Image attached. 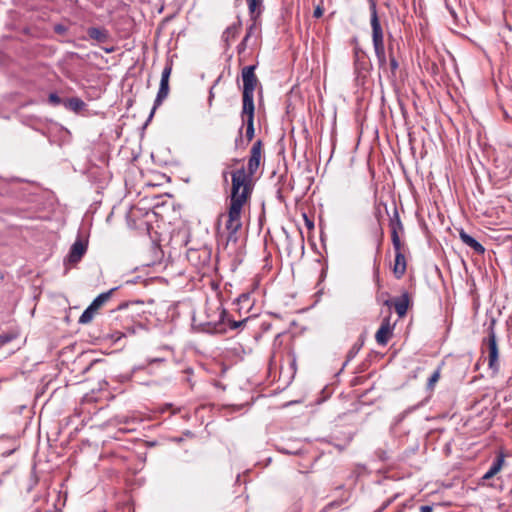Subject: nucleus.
Here are the masks:
<instances>
[{
	"label": "nucleus",
	"instance_id": "obj_16",
	"mask_svg": "<svg viewBox=\"0 0 512 512\" xmlns=\"http://www.w3.org/2000/svg\"><path fill=\"white\" fill-rule=\"evenodd\" d=\"M89 37L100 43H104L108 40V31L104 28L90 27L87 31Z\"/></svg>",
	"mask_w": 512,
	"mask_h": 512
},
{
	"label": "nucleus",
	"instance_id": "obj_42",
	"mask_svg": "<svg viewBox=\"0 0 512 512\" xmlns=\"http://www.w3.org/2000/svg\"><path fill=\"white\" fill-rule=\"evenodd\" d=\"M348 500V497H345L344 499H342V502H345Z\"/></svg>",
	"mask_w": 512,
	"mask_h": 512
},
{
	"label": "nucleus",
	"instance_id": "obj_21",
	"mask_svg": "<svg viewBox=\"0 0 512 512\" xmlns=\"http://www.w3.org/2000/svg\"><path fill=\"white\" fill-rule=\"evenodd\" d=\"M96 311L97 310L95 308H93L91 305H89L85 309V311L82 313V315L80 316L79 322L82 323V324L89 323L93 319Z\"/></svg>",
	"mask_w": 512,
	"mask_h": 512
},
{
	"label": "nucleus",
	"instance_id": "obj_31",
	"mask_svg": "<svg viewBox=\"0 0 512 512\" xmlns=\"http://www.w3.org/2000/svg\"><path fill=\"white\" fill-rule=\"evenodd\" d=\"M377 60H378L379 67H380L381 69L386 70V69H387V59H386V55H384V56H382V57H377Z\"/></svg>",
	"mask_w": 512,
	"mask_h": 512
},
{
	"label": "nucleus",
	"instance_id": "obj_4",
	"mask_svg": "<svg viewBox=\"0 0 512 512\" xmlns=\"http://www.w3.org/2000/svg\"><path fill=\"white\" fill-rule=\"evenodd\" d=\"M186 255L188 261L196 268L200 269L210 263L211 249L207 246H202L200 248H189Z\"/></svg>",
	"mask_w": 512,
	"mask_h": 512
},
{
	"label": "nucleus",
	"instance_id": "obj_1",
	"mask_svg": "<svg viewBox=\"0 0 512 512\" xmlns=\"http://www.w3.org/2000/svg\"><path fill=\"white\" fill-rule=\"evenodd\" d=\"M232 189L228 213L225 216L226 246L230 243L236 244L238 241L237 233L242 227L241 213L244 204L250 198L252 189L249 185L248 176L244 168L232 172Z\"/></svg>",
	"mask_w": 512,
	"mask_h": 512
},
{
	"label": "nucleus",
	"instance_id": "obj_10",
	"mask_svg": "<svg viewBox=\"0 0 512 512\" xmlns=\"http://www.w3.org/2000/svg\"><path fill=\"white\" fill-rule=\"evenodd\" d=\"M87 251V244L81 239H77L71 246L70 251L66 257V262L70 264H77Z\"/></svg>",
	"mask_w": 512,
	"mask_h": 512
},
{
	"label": "nucleus",
	"instance_id": "obj_18",
	"mask_svg": "<svg viewBox=\"0 0 512 512\" xmlns=\"http://www.w3.org/2000/svg\"><path fill=\"white\" fill-rule=\"evenodd\" d=\"M116 289L117 288H112L107 292L101 293L92 301L90 305L96 310H98L104 303H106L110 299L111 295Z\"/></svg>",
	"mask_w": 512,
	"mask_h": 512
},
{
	"label": "nucleus",
	"instance_id": "obj_13",
	"mask_svg": "<svg viewBox=\"0 0 512 512\" xmlns=\"http://www.w3.org/2000/svg\"><path fill=\"white\" fill-rule=\"evenodd\" d=\"M459 238L465 245L470 247L475 253H477L479 255H482L485 253L484 246L480 242H478L475 238H473L471 235L466 233L463 229H461L459 232Z\"/></svg>",
	"mask_w": 512,
	"mask_h": 512
},
{
	"label": "nucleus",
	"instance_id": "obj_38",
	"mask_svg": "<svg viewBox=\"0 0 512 512\" xmlns=\"http://www.w3.org/2000/svg\"><path fill=\"white\" fill-rule=\"evenodd\" d=\"M15 450H16V447L12 448L9 451L3 452L2 456H4V457L10 456Z\"/></svg>",
	"mask_w": 512,
	"mask_h": 512
},
{
	"label": "nucleus",
	"instance_id": "obj_17",
	"mask_svg": "<svg viewBox=\"0 0 512 512\" xmlns=\"http://www.w3.org/2000/svg\"><path fill=\"white\" fill-rule=\"evenodd\" d=\"M63 104L67 109L73 112H79L85 107L84 101L78 97L69 98L65 100Z\"/></svg>",
	"mask_w": 512,
	"mask_h": 512
},
{
	"label": "nucleus",
	"instance_id": "obj_37",
	"mask_svg": "<svg viewBox=\"0 0 512 512\" xmlns=\"http://www.w3.org/2000/svg\"><path fill=\"white\" fill-rule=\"evenodd\" d=\"M213 98H214V93H213V88H211L210 91H209V98H208L209 106L212 105Z\"/></svg>",
	"mask_w": 512,
	"mask_h": 512
},
{
	"label": "nucleus",
	"instance_id": "obj_40",
	"mask_svg": "<svg viewBox=\"0 0 512 512\" xmlns=\"http://www.w3.org/2000/svg\"><path fill=\"white\" fill-rule=\"evenodd\" d=\"M158 361H162V359H158V358H155V359H151L149 360V363H154V362H158Z\"/></svg>",
	"mask_w": 512,
	"mask_h": 512
},
{
	"label": "nucleus",
	"instance_id": "obj_33",
	"mask_svg": "<svg viewBox=\"0 0 512 512\" xmlns=\"http://www.w3.org/2000/svg\"><path fill=\"white\" fill-rule=\"evenodd\" d=\"M303 217H304V221H305V224H306L307 228L309 230L313 229L314 228V222L311 219H309L306 214H304Z\"/></svg>",
	"mask_w": 512,
	"mask_h": 512
},
{
	"label": "nucleus",
	"instance_id": "obj_9",
	"mask_svg": "<svg viewBox=\"0 0 512 512\" xmlns=\"http://www.w3.org/2000/svg\"><path fill=\"white\" fill-rule=\"evenodd\" d=\"M393 330L394 324H391L390 317L384 318L375 334L376 342L381 346L387 345L393 335Z\"/></svg>",
	"mask_w": 512,
	"mask_h": 512
},
{
	"label": "nucleus",
	"instance_id": "obj_6",
	"mask_svg": "<svg viewBox=\"0 0 512 512\" xmlns=\"http://www.w3.org/2000/svg\"><path fill=\"white\" fill-rule=\"evenodd\" d=\"M254 112H255V106L250 107H242L241 111V118H242V125H246V139L247 143H249L254 138ZM242 128L239 129V138L236 139V146L239 145V142H242L241 134H242Z\"/></svg>",
	"mask_w": 512,
	"mask_h": 512
},
{
	"label": "nucleus",
	"instance_id": "obj_22",
	"mask_svg": "<svg viewBox=\"0 0 512 512\" xmlns=\"http://www.w3.org/2000/svg\"><path fill=\"white\" fill-rule=\"evenodd\" d=\"M226 317H227V313L224 309H220V312H219V323H217L214 327V330L215 332H219V333H222L226 330L225 328V325H226Z\"/></svg>",
	"mask_w": 512,
	"mask_h": 512
},
{
	"label": "nucleus",
	"instance_id": "obj_19",
	"mask_svg": "<svg viewBox=\"0 0 512 512\" xmlns=\"http://www.w3.org/2000/svg\"><path fill=\"white\" fill-rule=\"evenodd\" d=\"M251 18H257L262 12L263 0H246Z\"/></svg>",
	"mask_w": 512,
	"mask_h": 512
},
{
	"label": "nucleus",
	"instance_id": "obj_35",
	"mask_svg": "<svg viewBox=\"0 0 512 512\" xmlns=\"http://www.w3.org/2000/svg\"><path fill=\"white\" fill-rule=\"evenodd\" d=\"M446 8L449 10L451 16L456 19V12L455 10L448 4V2H446Z\"/></svg>",
	"mask_w": 512,
	"mask_h": 512
},
{
	"label": "nucleus",
	"instance_id": "obj_28",
	"mask_svg": "<svg viewBox=\"0 0 512 512\" xmlns=\"http://www.w3.org/2000/svg\"><path fill=\"white\" fill-rule=\"evenodd\" d=\"M230 329H237L247 322V319L241 321L227 320Z\"/></svg>",
	"mask_w": 512,
	"mask_h": 512
},
{
	"label": "nucleus",
	"instance_id": "obj_2",
	"mask_svg": "<svg viewBox=\"0 0 512 512\" xmlns=\"http://www.w3.org/2000/svg\"><path fill=\"white\" fill-rule=\"evenodd\" d=\"M255 66H245L242 69L243 94L242 107H250L254 105V91L258 83L255 75Z\"/></svg>",
	"mask_w": 512,
	"mask_h": 512
},
{
	"label": "nucleus",
	"instance_id": "obj_23",
	"mask_svg": "<svg viewBox=\"0 0 512 512\" xmlns=\"http://www.w3.org/2000/svg\"><path fill=\"white\" fill-rule=\"evenodd\" d=\"M388 65H389V69L391 71V74L393 76H395L396 71L399 68V63H398L397 59L395 58L392 49H389V64Z\"/></svg>",
	"mask_w": 512,
	"mask_h": 512
},
{
	"label": "nucleus",
	"instance_id": "obj_44",
	"mask_svg": "<svg viewBox=\"0 0 512 512\" xmlns=\"http://www.w3.org/2000/svg\"><path fill=\"white\" fill-rule=\"evenodd\" d=\"M348 500V497H345L344 499H342V502H345Z\"/></svg>",
	"mask_w": 512,
	"mask_h": 512
},
{
	"label": "nucleus",
	"instance_id": "obj_41",
	"mask_svg": "<svg viewBox=\"0 0 512 512\" xmlns=\"http://www.w3.org/2000/svg\"><path fill=\"white\" fill-rule=\"evenodd\" d=\"M369 1V8H371L372 3H376L374 0H368Z\"/></svg>",
	"mask_w": 512,
	"mask_h": 512
},
{
	"label": "nucleus",
	"instance_id": "obj_27",
	"mask_svg": "<svg viewBox=\"0 0 512 512\" xmlns=\"http://www.w3.org/2000/svg\"><path fill=\"white\" fill-rule=\"evenodd\" d=\"M48 101L54 106L60 105L62 103V99L56 93H50Z\"/></svg>",
	"mask_w": 512,
	"mask_h": 512
},
{
	"label": "nucleus",
	"instance_id": "obj_8",
	"mask_svg": "<svg viewBox=\"0 0 512 512\" xmlns=\"http://www.w3.org/2000/svg\"><path fill=\"white\" fill-rule=\"evenodd\" d=\"M370 24L372 28V43L375 42H383L384 41V32L383 28L380 24V20L377 14L376 3H372L370 8Z\"/></svg>",
	"mask_w": 512,
	"mask_h": 512
},
{
	"label": "nucleus",
	"instance_id": "obj_20",
	"mask_svg": "<svg viewBox=\"0 0 512 512\" xmlns=\"http://www.w3.org/2000/svg\"><path fill=\"white\" fill-rule=\"evenodd\" d=\"M252 24L248 27L246 35L244 37H247V40L250 41L252 37L257 38L260 34V28L257 23V18H252Z\"/></svg>",
	"mask_w": 512,
	"mask_h": 512
},
{
	"label": "nucleus",
	"instance_id": "obj_15",
	"mask_svg": "<svg viewBox=\"0 0 512 512\" xmlns=\"http://www.w3.org/2000/svg\"><path fill=\"white\" fill-rule=\"evenodd\" d=\"M505 460H504V456L502 454L498 455L492 465L490 466V468L488 469V471L483 475L482 479L483 480H489L491 478H493L502 468L503 464H504Z\"/></svg>",
	"mask_w": 512,
	"mask_h": 512
},
{
	"label": "nucleus",
	"instance_id": "obj_11",
	"mask_svg": "<svg viewBox=\"0 0 512 512\" xmlns=\"http://www.w3.org/2000/svg\"><path fill=\"white\" fill-rule=\"evenodd\" d=\"M394 305L395 311L399 317H403L406 315L408 307H409V297L407 293H403L401 297L392 300H385L384 305L391 306Z\"/></svg>",
	"mask_w": 512,
	"mask_h": 512
},
{
	"label": "nucleus",
	"instance_id": "obj_30",
	"mask_svg": "<svg viewBox=\"0 0 512 512\" xmlns=\"http://www.w3.org/2000/svg\"><path fill=\"white\" fill-rule=\"evenodd\" d=\"M67 27L63 24H56L54 26V31L57 34L64 35L67 32Z\"/></svg>",
	"mask_w": 512,
	"mask_h": 512
},
{
	"label": "nucleus",
	"instance_id": "obj_32",
	"mask_svg": "<svg viewBox=\"0 0 512 512\" xmlns=\"http://www.w3.org/2000/svg\"><path fill=\"white\" fill-rule=\"evenodd\" d=\"M323 13H324V9L321 6H317L314 9L313 16L315 18H320L323 15Z\"/></svg>",
	"mask_w": 512,
	"mask_h": 512
},
{
	"label": "nucleus",
	"instance_id": "obj_25",
	"mask_svg": "<svg viewBox=\"0 0 512 512\" xmlns=\"http://www.w3.org/2000/svg\"><path fill=\"white\" fill-rule=\"evenodd\" d=\"M440 378V369L435 370L432 375L429 377L427 382V388L432 390L435 384L438 382Z\"/></svg>",
	"mask_w": 512,
	"mask_h": 512
},
{
	"label": "nucleus",
	"instance_id": "obj_5",
	"mask_svg": "<svg viewBox=\"0 0 512 512\" xmlns=\"http://www.w3.org/2000/svg\"><path fill=\"white\" fill-rule=\"evenodd\" d=\"M171 73H172V64L167 63L162 71V74H161L159 90H158L156 99L154 101V106L152 108L150 117H152V115L154 114L157 107L162 104L163 100L166 99L169 94V78L171 76Z\"/></svg>",
	"mask_w": 512,
	"mask_h": 512
},
{
	"label": "nucleus",
	"instance_id": "obj_3",
	"mask_svg": "<svg viewBox=\"0 0 512 512\" xmlns=\"http://www.w3.org/2000/svg\"><path fill=\"white\" fill-rule=\"evenodd\" d=\"M484 343L486 344V351L488 354V367L493 374H497L500 369L499 349L493 326L489 327L488 337Z\"/></svg>",
	"mask_w": 512,
	"mask_h": 512
},
{
	"label": "nucleus",
	"instance_id": "obj_29",
	"mask_svg": "<svg viewBox=\"0 0 512 512\" xmlns=\"http://www.w3.org/2000/svg\"><path fill=\"white\" fill-rule=\"evenodd\" d=\"M249 45V40H247V37H244L243 40L240 42V44L237 47L238 53L242 54L247 46Z\"/></svg>",
	"mask_w": 512,
	"mask_h": 512
},
{
	"label": "nucleus",
	"instance_id": "obj_24",
	"mask_svg": "<svg viewBox=\"0 0 512 512\" xmlns=\"http://www.w3.org/2000/svg\"><path fill=\"white\" fill-rule=\"evenodd\" d=\"M392 243H393V247L395 249V253L401 252V241L398 236L396 227L394 225L392 228Z\"/></svg>",
	"mask_w": 512,
	"mask_h": 512
},
{
	"label": "nucleus",
	"instance_id": "obj_43",
	"mask_svg": "<svg viewBox=\"0 0 512 512\" xmlns=\"http://www.w3.org/2000/svg\"><path fill=\"white\" fill-rule=\"evenodd\" d=\"M348 500V497H345L344 499H342V502H345Z\"/></svg>",
	"mask_w": 512,
	"mask_h": 512
},
{
	"label": "nucleus",
	"instance_id": "obj_26",
	"mask_svg": "<svg viewBox=\"0 0 512 512\" xmlns=\"http://www.w3.org/2000/svg\"><path fill=\"white\" fill-rule=\"evenodd\" d=\"M373 47H374L376 57H382V56L386 55L384 41L373 43Z\"/></svg>",
	"mask_w": 512,
	"mask_h": 512
},
{
	"label": "nucleus",
	"instance_id": "obj_14",
	"mask_svg": "<svg viewBox=\"0 0 512 512\" xmlns=\"http://www.w3.org/2000/svg\"><path fill=\"white\" fill-rule=\"evenodd\" d=\"M406 271V260L402 252L395 253L393 273L397 279L401 278Z\"/></svg>",
	"mask_w": 512,
	"mask_h": 512
},
{
	"label": "nucleus",
	"instance_id": "obj_36",
	"mask_svg": "<svg viewBox=\"0 0 512 512\" xmlns=\"http://www.w3.org/2000/svg\"><path fill=\"white\" fill-rule=\"evenodd\" d=\"M420 512H432V507L428 505H423L420 507Z\"/></svg>",
	"mask_w": 512,
	"mask_h": 512
},
{
	"label": "nucleus",
	"instance_id": "obj_34",
	"mask_svg": "<svg viewBox=\"0 0 512 512\" xmlns=\"http://www.w3.org/2000/svg\"><path fill=\"white\" fill-rule=\"evenodd\" d=\"M359 348H355L353 347L349 352H348V355H347V361L345 362V364L351 360L358 352Z\"/></svg>",
	"mask_w": 512,
	"mask_h": 512
},
{
	"label": "nucleus",
	"instance_id": "obj_7",
	"mask_svg": "<svg viewBox=\"0 0 512 512\" xmlns=\"http://www.w3.org/2000/svg\"><path fill=\"white\" fill-rule=\"evenodd\" d=\"M261 159H262V141L257 140L253 144L251 151H250V156L248 159V167H247L248 171H246L244 169L246 175L248 176V181H249V185L251 188H252L251 177L256 173L257 169L259 168Z\"/></svg>",
	"mask_w": 512,
	"mask_h": 512
},
{
	"label": "nucleus",
	"instance_id": "obj_12",
	"mask_svg": "<svg viewBox=\"0 0 512 512\" xmlns=\"http://www.w3.org/2000/svg\"><path fill=\"white\" fill-rule=\"evenodd\" d=\"M241 21L238 20L236 23L228 26L222 34V41L225 44V48L228 49L231 43L236 39L241 30Z\"/></svg>",
	"mask_w": 512,
	"mask_h": 512
},
{
	"label": "nucleus",
	"instance_id": "obj_39",
	"mask_svg": "<svg viewBox=\"0 0 512 512\" xmlns=\"http://www.w3.org/2000/svg\"><path fill=\"white\" fill-rule=\"evenodd\" d=\"M395 218H396V225H397V226H399V227H401V222H400V220H399V217H398V213H397V212H395Z\"/></svg>",
	"mask_w": 512,
	"mask_h": 512
}]
</instances>
